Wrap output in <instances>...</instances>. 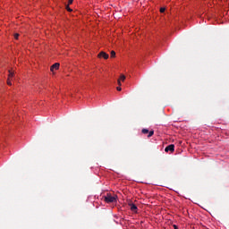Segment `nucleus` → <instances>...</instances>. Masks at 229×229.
I'll return each mask as SVG.
<instances>
[{"label": "nucleus", "mask_w": 229, "mask_h": 229, "mask_svg": "<svg viewBox=\"0 0 229 229\" xmlns=\"http://www.w3.org/2000/svg\"><path fill=\"white\" fill-rule=\"evenodd\" d=\"M14 38L17 40L19 38V33L14 34Z\"/></svg>", "instance_id": "obj_12"}, {"label": "nucleus", "mask_w": 229, "mask_h": 229, "mask_svg": "<svg viewBox=\"0 0 229 229\" xmlns=\"http://www.w3.org/2000/svg\"><path fill=\"white\" fill-rule=\"evenodd\" d=\"M131 210L135 212V210H137V206L135 204H131Z\"/></svg>", "instance_id": "obj_7"}, {"label": "nucleus", "mask_w": 229, "mask_h": 229, "mask_svg": "<svg viewBox=\"0 0 229 229\" xmlns=\"http://www.w3.org/2000/svg\"><path fill=\"white\" fill-rule=\"evenodd\" d=\"M118 80H120V81H124V80H126V76L122 74Z\"/></svg>", "instance_id": "obj_8"}, {"label": "nucleus", "mask_w": 229, "mask_h": 229, "mask_svg": "<svg viewBox=\"0 0 229 229\" xmlns=\"http://www.w3.org/2000/svg\"><path fill=\"white\" fill-rule=\"evenodd\" d=\"M69 4H72V0H69V1H68V5H69Z\"/></svg>", "instance_id": "obj_13"}, {"label": "nucleus", "mask_w": 229, "mask_h": 229, "mask_svg": "<svg viewBox=\"0 0 229 229\" xmlns=\"http://www.w3.org/2000/svg\"><path fill=\"white\" fill-rule=\"evenodd\" d=\"M164 12H165V7H161V8H160V13H164Z\"/></svg>", "instance_id": "obj_11"}, {"label": "nucleus", "mask_w": 229, "mask_h": 229, "mask_svg": "<svg viewBox=\"0 0 229 229\" xmlns=\"http://www.w3.org/2000/svg\"><path fill=\"white\" fill-rule=\"evenodd\" d=\"M60 69V63H55L50 67V71L53 72L54 71H58Z\"/></svg>", "instance_id": "obj_5"}, {"label": "nucleus", "mask_w": 229, "mask_h": 229, "mask_svg": "<svg viewBox=\"0 0 229 229\" xmlns=\"http://www.w3.org/2000/svg\"><path fill=\"white\" fill-rule=\"evenodd\" d=\"M12 78H13V72L9 70V75L7 79V85L12 86Z\"/></svg>", "instance_id": "obj_3"}, {"label": "nucleus", "mask_w": 229, "mask_h": 229, "mask_svg": "<svg viewBox=\"0 0 229 229\" xmlns=\"http://www.w3.org/2000/svg\"><path fill=\"white\" fill-rule=\"evenodd\" d=\"M66 10H67V12H72V9H71V7H69L68 4L66 5Z\"/></svg>", "instance_id": "obj_10"}, {"label": "nucleus", "mask_w": 229, "mask_h": 229, "mask_svg": "<svg viewBox=\"0 0 229 229\" xmlns=\"http://www.w3.org/2000/svg\"><path fill=\"white\" fill-rule=\"evenodd\" d=\"M116 90H118L120 92V90H122L121 87H117Z\"/></svg>", "instance_id": "obj_14"}, {"label": "nucleus", "mask_w": 229, "mask_h": 229, "mask_svg": "<svg viewBox=\"0 0 229 229\" xmlns=\"http://www.w3.org/2000/svg\"><path fill=\"white\" fill-rule=\"evenodd\" d=\"M174 229H178V226L174 225Z\"/></svg>", "instance_id": "obj_16"}, {"label": "nucleus", "mask_w": 229, "mask_h": 229, "mask_svg": "<svg viewBox=\"0 0 229 229\" xmlns=\"http://www.w3.org/2000/svg\"><path fill=\"white\" fill-rule=\"evenodd\" d=\"M106 203H115L117 201L116 196H112V194L107 193L106 196L104 197Z\"/></svg>", "instance_id": "obj_1"}, {"label": "nucleus", "mask_w": 229, "mask_h": 229, "mask_svg": "<svg viewBox=\"0 0 229 229\" xmlns=\"http://www.w3.org/2000/svg\"><path fill=\"white\" fill-rule=\"evenodd\" d=\"M165 153H169V151L171 153H173V151H174V145L171 144L168 145L165 148Z\"/></svg>", "instance_id": "obj_6"}, {"label": "nucleus", "mask_w": 229, "mask_h": 229, "mask_svg": "<svg viewBox=\"0 0 229 229\" xmlns=\"http://www.w3.org/2000/svg\"><path fill=\"white\" fill-rule=\"evenodd\" d=\"M98 58H104L105 60H108V54L105 53L104 51L100 52L98 55Z\"/></svg>", "instance_id": "obj_4"}, {"label": "nucleus", "mask_w": 229, "mask_h": 229, "mask_svg": "<svg viewBox=\"0 0 229 229\" xmlns=\"http://www.w3.org/2000/svg\"><path fill=\"white\" fill-rule=\"evenodd\" d=\"M111 58H115V51H111Z\"/></svg>", "instance_id": "obj_9"}, {"label": "nucleus", "mask_w": 229, "mask_h": 229, "mask_svg": "<svg viewBox=\"0 0 229 229\" xmlns=\"http://www.w3.org/2000/svg\"><path fill=\"white\" fill-rule=\"evenodd\" d=\"M117 83H118V85L121 86V80H118V81H117Z\"/></svg>", "instance_id": "obj_15"}, {"label": "nucleus", "mask_w": 229, "mask_h": 229, "mask_svg": "<svg viewBox=\"0 0 229 229\" xmlns=\"http://www.w3.org/2000/svg\"><path fill=\"white\" fill-rule=\"evenodd\" d=\"M141 133H143L144 135H147V133H148V137H153V135H155V131H149L148 129H142L141 130Z\"/></svg>", "instance_id": "obj_2"}]
</instances>
